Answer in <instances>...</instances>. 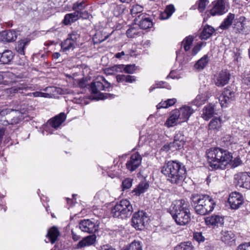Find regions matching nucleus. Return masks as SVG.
<instances>
[{"instance_id":"nucleus-47","label":"nucleus","mask_w":250,"mask_h":250,"mask_svg":"<svg viewBox=\"0 0 250 250\" xmlns=\"http://www.w3.org/2000/svg\"><path fill=\"white\" fill-rule=\"evenodd\" d=\"M124 64L115 65L111 67L109 69L107 70V71H111L112 72H124Z\"/></svg>"},{"instance_id":"nucleus-26","label":"nucleus","mask_w":250,"mask_h":250,"mask_svg":"<svg viewBox=\"0 0 250 250\" xmlns=\"http://www.w3.org/2000/svg\"><path fill=\"white\" fill-rule=\"evenodd\" d=\"M66 115L64 113H61L58 115L49 120V125L53 128L57 129L64 121Z\"/></svg>"},{"instance_id":"nucleus-9","label":"nucleus","mask_w":250,"mask_h":250,"mask_svg":"<svg viewBox=\"0 0 250 250\" xmlns=\"http://www.w3.org/2000/svg\"><path fill=\"white\" fill-rule=\"evenodd\" d=\"M7 116L10 125L18 124L23 119L22 114L18 110L12 109H3L0 112V116Z\"/></svg>"},{"instance_id":"nucleus-10","label":"nucleus","mask_w":250,"mask_h":250,"mask_svg":"<svg viewBox=\"0 0 250 250\" xmlns=\"http://www.w3.org/2000/svg\"><path fill=\"white\" fill-rule=\"evenodd\" d=\"M229 79L230 73L228 70L225 69L216 73L214 75L213 82L216 86L222 87L229 83Z\"/></svg>"},{"instance_id":"nucleus-51","label":"nucleus","mask_w":250,"mask_h":250,"mask_svg":"<svg viewBox=\"0 0 250 250\" xmlns=\"http://www.w3.org/2000/svg\"><path fill=\"white\" fill-rule=\"evenodd\" d=\"M208 0H199V4H198V10L202 12L205 10L206 9L207 5L208 4Z\"/></svg>"},{"instance_id":"nucleus-28","label":"nucleus","mask_w":250,"mask_h":250,"mask_svg":"<svg viewBox=\"0 0 250 250\" xmlns=\"http://www.w3.org/2000/svg\"><path fill=\"white\" fill-rule=\"evenodd\" d=\"M234 233L231 230L225 229L221 232V239L225 243H229L231 241L234 240Z\"/></svg>"},{"instance_id":"nucleus-39","label":"nucleus","mask_w":250,"mask_h":250,"mask_svg":"<svg viewBox=\"0 0 250 250\" xmlns=\"http://www.w3.org/2000/svg\"><path fill=\"white\" fill-rule=\"evenodd\" d=\"M86 6V5L84 1L77 2L73 4L72 9L75 11V13L78 12V15L79 16L80 12L85 9Z\"/></svg>"},{"instance_id":"nucleus-58","label":"nucleus","mask_w":250,"mask_h":250,"mask_svg":"<svg viewBox=\"0 0 250 250\" xmlns=\"http://www.w3.org/2000/svg\"><path fill=\"white\" fill-rule=\"evenodd\" d=\"M136 81V77L135 76L126 75L125 76V83H133Z\"/></svg>"},{"instance_id":"nucleus-61","label":"nucleus","mask_w":250,"mask_h":250,"mask_svg":"<svg viewBox=\"0 0 250 250\" xmlns=\"http://www.w3.org/2000/svg\"><path fill=\"white\" fill-rule=\"evenodd\" d=\"M125 75H118L116 76V80L118 83L125 82Z\"/></svg>"},{"instance_id":"nucleus-48","label":"nucleus","mask_w":250,"mask_h":250,"mask_svg":"<svg viewBox=\"0 0 250 250\" xmlns=\"http://www.w3.org/2000/svg\"><path fill=\"white\" fill-rule=\"evenodd\" d=\"M139 32L138 29L135 27H131L129 28L126 32V34L128 38H134L138 35Z\"/></svg>"},{"instance_id":"nucleus-45","label":"nucleus","mask_w":250,"mask_h":250,"mask_svg":"<svg viewBox=\"0 0 250 250\" xmlns=\"http://www.w3.org/2000/svg\"><path fill=\"white\" fill-rule=\"evenodd\" d=\"M132 185V179L127 178L124 179L122 182V189L123 190L130 188Z\"/></svg>"},{"instance_id":"nucleus-57","label":"nucleus","mask_w":250,"mask_h":250,"mask_svg":"<svg viewBox=\"0 0 250 250\" xmlns=\"http://www.w3.org/2000/svg\"><path fill=\"white\" fill-rule=\"evenodd\" d=\"M237 250H250V242L248 243L240 245Z\"/></svg>"},{"instance_id":"nucleus-22","label":"nucleus","mask_w":250,"mask_h":250,"mask_svg":"<svg viewBox=\"0 0 250 250\" xmlns=\"http://www.w3.org/2000/svg\"><path fill=\"white\" fill-rule=\"evenodd\" d=\"M140 20L139 22V25L141 28L143 29H147L152 27L153 23L151 20L146 17L145 14H142L138 16V19L136 20Z\"/></svg>"},{"instance_id":"nucleus-36","label":"nucleus","mask_w":250,"mask_h":250,"mask_svg":"<svg viewBox=\"0 0 250 250\" xmlns=\"http://www.w3.org/2000/svg\"><path fill=\"white\" fill-rule=\"evenodd\" d=\"M235 18V15L229 13L227 18L222 22L219 27L223 30L228 29L232 24V21Z\"/></svg>"},{"instance_id":"nucleus-5","label":"nucleus","mask_w":250,"mask_h":250,"mask_svg":"<svg viewBox=\"0 0 250 250\" xmlns=\"http://www.w3.org/2000/svg\"><path fill=\"white\" fill-rule=\"evenodd\" d=\"M133 212V208L129 201L123 199L117 202L111 210L114 217L125 219L129 217Z\"/></svg>"},{"instance_id":"nucleus-19","label":"nucleus","mask_w":250,"mask_h":250,"mask_svg":"<svg viewBox=\"0 0 250 250\" xmlns=\"http://www.w3.org/2000/svg\"><path fill=\"white\" fill-rule=\"evenodd\" d=\"M178 115L180 117V122H187L190 116L193 113L194 110L188 106H183L177 110Z\"/></svg>"},{"instance_id":"nucleus-41","label":"nucleus","mask_w":250,"mask_h":250,"mask_svg":"<svg viewBox=\"0 0 250 250\" xmlns=\"http://www.w3.org/2000/svg\"><path fill=\"white\" fill-rule=\"evenodd\" d=\"M193 41L192 36H189L187 37L182 42V45L183 46L185 51H187L190 48L191 45Z\"/></svg>"},{"instance_id":"nucleus-13","label":"nucleus","mask_w":250,"mask_h":250,"mask_svg":"<svg viewBox=\"0 0 250 250\" xmlns=\"http://www.w3.org/2000/svg\"><path fill=\"white\" fill-rule=\"evenodd\" d=\"M235 96V92L230 87L225 88L219 99L221 106H226L227 104L234 100Z\"/></svg>"},{"instance_id":"nucleus-27","label":"nucleus","mask_w":250,"mask_h":250,"mask_svg":"<svg viewBox=\"0 0 250 250\" xmlns=\"http://www.w3.org/2000/svg\"><path fill=\"white\" fill-rule=\"evenodd\" d=\"M180 123L181 122H180V117L178 115L177 110H175L171 112L170 117L167 119L165 125L168 127H170Z\"/></svg>"},{"instance_id":"nucleus-3","label":"nucleus","mask_w":250,"mask_h":250,"mask_svg":"<svg viewBox=\"0 0 250 250\" xmlns=\"http://www.w3.org/2000/svg\"><path fill=\"white\" fill-rule=\"evenodd\" d=\"M161 172L170 183L179 184L184 180L186 170L185 166L177 161H168L162 167Z\"/></svg>"},{"instance_id":"nucleus-17","label":"nucleus","mask_w":250,"mask_h":250,"mask_svg":"<svg viewBox=\"0 0 250 250\" xmlns=\"http://www.w3.org/2000/svg\"><path fill=\"white\" fill-rule=\"evenodd\" d=\"M235 179L240 187L250 189V172L240 173L235 176Z\"/></svg>"},{"instance_id":"nucleus-4","label":"nucleus","mask_w":250,"mask_h":250,"mask_svg":"<svg viewBox=\"0 0 250 250\" xmlns=\"http://www.w3.org/2000/svg\"><path fill=\"white\" fill-rule=\"evenodd\" d=\"M190 200L195 211L200 215H205L212 212L216 205L213 199L207 194H192Z\"/></svg>"},{"instance_id":"nucleus-42","label":"nucleus","mask_w":250,"mask_h":250,"mask_svg":"<svg viewBox=\"0 0 250 250\" xmlns=\"http://www.w3.org/2000/svg\"><path fill=\"white\" fill-rule=\"evenodd\" d=\"M125 7L124 5L122 4L117 5H116L113 11V14L114 16L116 17H119L124 12V11L125 10Z\"/></svg>"},{"instance_id":"nucleus-15","label":"nucleus","mask_w":250,"mask_h":250,"mask_svg":"<svg viewBox=\"0 0 250 250\" xmlns=\"http://www.w3.org/2000/svg\"><path fill=\"white\" fill-rule=\"evenodd\" d=\"M205 224L209 228L222 227L224 223V218L219 215H213L205 218Z\"/></svg>"},{"instance_id":"nucleus-6","label":"nucleus","mask_w":250,"mask_h":250,"mask_svg":"<svg viewBox=\"0 0 250 250\" xmlns=\"http://www.w3.org/2000/svg\"><path fill=\"white\" fill-rule=\"evenodd\" d=\"M80 38V34L76 31H73L68 35V37L61 43V51L67 53L73 51L76 47L77 42Z\"/></svg>"},{"instance_id":"nucleus-29","label":"nucleus","mask_w":250,"mask_h":250,"mask_svg":"<svg viewBox=\"0 0 250 250\" xmlns=\"http://www.w3.org/2000/svg\"><path fill=\"white\" fill-rule=\"evenodd\" d=\"M215 30L211 26L206 25L200 34V38L201 40H207L214 33Z\"/></svg>"},{"instance_id":"nucleus-2","label":"nucleus","mask_w":250,"mask_h":250,"mask_svg":"<svg viewBox=\"0 0 250 250\" xmlns=\"http://www.w3.org/2000/svg\"><path fill=\"white\" fill-rule=\"evenodd\" d=\"M189 207V203L184 199L176 200L172 203L170 214L177 225L184 226L190 222Z\"/></svg>"},{"instance_id":"nucleus-7","label":"nucleus","mask_w":250,"mask_h":250,"mask_svg":"<svg viewBox=\"0 0 250 250\" xmlns=\"http://www.w3.org/2000/svg\"><path fill=\"white\" fill-rule=\"evenodd\" d=\"M147 214L144 211H138L135 212L131 219V225L136 229H143L147 222Z\"/></svg>"},{"instance_id":"nucleus-21","label":"nucleus","mask_w":250,"mask_h":250,"mask_svg":"<svg viewBox=\"0 0 250 250\" xmlns=\"http://www.w3.org/2000/svg\"><path fill=\"white\" fill-rule=\"evenodd\" d=\"M17 38V34L14 30L3 31L0 33V41L3 42H13Z\"/></svg>"},{"instance_id":"nucleus-33","label":"nucleus","mask_w":250,"mask_h":250,"mask_svg":"<svg viewBox=\"0 0 250 250\" xmlns=\"http://www.w3.org/2000/svg\"><path fill=\"white\" fill-rule=\"evenodd\" d=\"M13 54L11 51L7 50L4 51L0 58V63L1 64H8L13 58Z\"/></svg>"},{"instance_id":"nucleus-12","label":"nucleus","mask_w":250,"mask_h":250,"mask_svg":"<svg viewBox=\"0 0 250 250\" xmlns=\"http://www.w3.org/2000/svg\"><path fill=\"white\" fill-rule=\"evenodd\" d=\"M142 157L138 152L132 154L127 161L125 166L130 172L135 170L141 165Z\"/></svg>"},{"instance_id":"nucleus-43","label":"nucleus","mask_w":250,"mask_h":250,"mask_svg":"<svg viewBox=\"0 0 250 250\" xmlns=\"http://www.w3.org/2000/svg\"><path fill=\"white\" fill-rule=\"evenodd\" d=\"M127 250H142L141 243L134 241L129 245Z\"/></svg>"},{"instance_id":"nucleus-23","label":"nucleus","mask_w":250,"mask_h":250,"mask_svg":"<svg viewBox=\"0 0 250 250\" xmlns=\"http://www.w3.org/2000/svg\"><path fill=\"white\" fill-rule=\"evenodd\" d=\"M215 105L214 104H209L206 105L203 109L202 118L206 120H208L213 117V115L216 114L215 110Z\"/></svg>"},{"instance_id":"nucleus-64","label":"nucleus","mask_w":250,"mask_h":250,"mask_svg":"<svg viewBox=\"0 0 250 250\" xmlns=\"http://www.w3.org/2000/svg\"><path fill=\"white\" fill-rule=\"evenodd\" d=\"M100 250H115V249L113 248L111 246L105 245L102 246Z\"/></svg>"},{"instance_id":"nucleus-11","label":"nucleus","mask_w":250,"mask_h":250,"mask_svg":"<svg viewBox=\"0 0 250 250\" xmlns=\"http://www.w3.org/2000/svg\"><path fill=\"white\" fill-rule=\"evenodd\" d=\"M79 228L84 232L93 233L98 229V225L95 220L83 219L79 223Z\"/></svg>"},{"instance_id":"nucleus-60","label":"nucleus","mask_w":250,"mask_h":250,"mask_svg":"<svg viewBox=\"0 0 250 250\" xmlns=\"http://www.w3.org/2000/svg\"><path fill=\"white\" fill-rule=\"evenodd\" d=\"M5 117H2V119L0 120V124L3 125H10L9 122V119H7V116H4Z\"/></svg>"},{"instance_id":"nucleus-50","label":"nucleus","mask_w":250,"mask_h":250,"mask_svg":"<svg viewBox=\"0 0 250 250\" xmlns=\"http://www.w3.org/2000/svg\"><path fill=\"white\" fill-rule=\"evenodd\" d=\"M194 239L199 243L203 242L205 240V237L201 232H195L193 233Z\"/></svg>"},{"instance_id":"nucleus-35","label":"nucleus","mask_w":250,"mask_h":250,"mask_svg":"<svg viewBox=\"0 0 250 250\" xmlns=\"http://www.w3.org/2000/svg\"><path fill=\"white\" fill-rule=\"evenodd\" d=\"M79 16L78 12L67 14L65 15L62 22L65 25H68L78 20L79 19Z\"/></svg>"},{"instance_id":"nucleus-38","label":"nucleus","mask_w":250,"mask_h":250,"mask_svg":"<svg viewBox=\"0 0 250 250\" xmlns=\"http://www.w3.org/2000/svg\"><path fill=\"white\" fill-rule=\"evenodd\" d=\"M222 141L227 146L235 144L238 143L239 139L236 136H232L230 134H226L222 138Z\"/></svg>"},{"instance_id":"nucleus-62","label":"nucleus","mask_w":250,"mask_h":250,"mask_svg":"<svg viewBox=\"0 0 250 250\" xmlns=\"http://www.w3.org/2000/svg\"><path fill=\"white\" fill-rule=\"evenodd\" d=\"M157 107L158 109L161 108H167L168 107L167 101L161 102L157 105Z\"/></svg>"},{"instance_id":"nucleus-14","label":"nucleus","mask_w":250,"mask_h":250,"mask_svg":"<svg viewBox=\"0 0 250 250\" xmlns=\"http://www.w3.org/2000/svg\"><path fill=\"white\" fill-rule=\"evenodd\" d=\"M244 197L239 192H233L231 193L228 198V203L231 208L233 209H238L244 203Z\"/></svg>"},{"instance_id":"nucleus-8","label":"nucleus","mask_w":250,"mask_h":250,"mask_svg":"<svg viewBox=\"0 0 250 250\" xmlns=\"http://www.w3.org/2000/svg\"><path fill=\"white\" fill-rule=\"evenodd\" d=\"M111 84L103 76L98 77L90 84V88L93 94H100L101 90L106 91Z\"/></svg>"},{"instance_id":"nucleus-44","label":"nucleus","mask_w":250,"mask_h":250,"mask_svg":"<svg viewBox=\"0 0 250 250\" xmlns=\"http://www.w3.org/2000/svg\"><path fill=\"white\" fill-rule=\"evenodd\" d=\"M143 7L140 5L136 4L132 6V8L130 10V13L134 17L137 14L142 12L143 11Z\"/></svg>"},{"instance_id":"nucleus-25","label":"nucleus","mask_w":250,"mask_h":250,"mask_svg":"<svg viewBox=\"0 0 250 250\" xmlns=\"http://www.w3.org/2000/svg\"><path fill=\"white\" fill-rule=\"evenodd\" d=\"M31 88L27 84L24 83H19L17 85L7 89V93L10 94H15L17 93H22L23 90L26 91Z\"/></svg>"},{"instance_id":"nucleus-1","label":"nucleus","mask_w":250,"mask_h":250,"mask_svg":"<svg viewBox=\"0 0 250 250\" xmlns=\"http://www.w3.org/2000/svg\"><path fill=\"white\" fill-rule=\"evenodd\" d=\"M208 162L211 170L225 169L230 162L232 167H236L242 164L238 157L232 159V154L228 150L220 147L211 148L207 151Z\"/></svg>"},{"instance_id":"nucleus-46","label":"nucleus","mask_w":250,"mask_h":250,"mask_svg":"<svg viewBox=\"0 0 250 250\" xmlns=\"http://www.w3.org/2000/svg\"><path fill=\"white\" fill-rule=\"evenodd\" d=\"M137 67L135 64L125 65L124 72L127 74H133Z\"/></svg>"},{"instance_id":"nucleus-52","label":"nucleus","mask_w":250,"mask_h":250,"mask_svg":"<svg viewBox=\"0 0 250 250\" xmlns=\"http://www.w3.org/2000/svg\"><path fill=\"white\" fill-rule=\"evenodd\" d=\"M203 43L202 42H198L196 44L192 50V55L194 56L196 55L198 52L201 50Z\"/></svg>"},{"instance_id":"nucleus-20","label":"nucleus","mask_w":250,"mask_h":250,"mask_svg":"<svg viewBox=\"0 0 250 250\" xmlns=\"http://www.w3.org/2000/svg\"><path fill=\"white\" fill-rule=\"evenodd\" d=\"M96 240V236L94 234L90 235L83 238L76 245V249H80L86 247H89L93 245Z\"/></svg>"},{"instance_id":"nucleus-16","label":"nucleus","mask_w":250,"mask_h":250,"mask_svg":"<svg viewBox=\"0 0 250 250\" xmlns=\"http://www.w3.org/2000/svg\"><path fill=\"white\" fill-rule=\"evenodd\" d=\"M213 7L210 10V13L212 16L222 15L228 10L226 9L224 0H217L212 2Z\"/></svg>"},{"instance_id":"nucleus-59","label":"nucleus","mask_w":250,"mask_h":250,"mask_svg":"<svg viewBox=\"0 0 250 250\" xmlns=\"http://www.w3.org/2000/svg\"><path fill=\"white\" fill-rule=\"evenodd\" d=\"M237 22L241 24V26L244 27V26L246 23V18L244 16H240L239 18L236 19Z\"/></svg>"},{"instance_id":"nucleus-49","label":"nucleus","mask_w":250,"mask_h":250,"mask_svg":"<svg viewBox=\"0 0 250 250\" xmlns=\"http://www.w3.org/2000/svg\"><path fill=\"white\" fill-rule=\"evenodd\" d=\"M242 82L248 85L250 84V72L249 71H245L242 76Z\"/></svg>"},{"instance_id":"nucleus-37","label":"nucleus","mask_w":250,"mask_h":250,"mask_svg":"<svg viewBox=\"0 0 250 250\" xmlns=\"http://www.w3.org/2000/svg\"><path fill=\"white\" fill-rule=\"evenodd\" d=\"M174 250H195V247L190 241L184 242L176 246Z\"/></svg>"},{"instance_id":"nucleus-56","label":"nucleus","mask_w":250,"mask_h":250,"mask_svg":"<svg viewBox=\"0 0 250 250\" xmlns=\"http://www.w3.org/2000/svg\"><path fill=\"white\" fill-rule=\"evenodd\" d=\"M76 82L78 86L81 88H84L87 85V81L84 79L77 80Z\"/></svg>"},{"instance_id":"nucleus-53","label":"nucleus","mask_w":250,"mask_h":250,"mask_svg":"<svg viewBox=\"0 0 250 250\" xmlns=\"http://www.w3.org/2000/svg\"><path fill=\"white\" fill-rule=\"evenodd\" d=\"M115 95L110 93H100L99 94V99L101 100L106 99H112L115 97Z\"/></svg>"},{"instance_id":"nucleus-63","label":"nucleus","mask_w":250,"mask_h":250,"mask_svg":"<svg viewBox=\"0 0 250 250\" xmlns=\"http://www.w3.org/2000/svg\"><path fill=\"white\" fill-rule=\"evenodd\" d=\"M81 13L80 14V15L79 16V19L80 18H82L83 19H87L89 17V14L87 11H82Z\"/></svg>"},{"instance_id":"nucleus-18","label":"nucleus","mask_w":250,"mask_h":250,"mask_svg":"<svg viewBox=\"0 0 250 250\" xmlns=\"http://www.w3.org/2000/svg\"><path fill=\"white\" fill-rule=\"evenodd\" d=\"M185 142L184 136L181 132H178L175 135L174 141L168 145L166 146V148L180 149L183 147Z\"/></svg>"},{"instance_id":"nucleus-31","label":"nucleus","mask_w":250,"mask_h":250,"mask_svg":"<svg viewBox=\"0 0 250 250\" xmlns=\"http://www.w3.org/2000/svg\"><path fill=\"white\" fill-rule=\"evenodd\" d=\"M30 40L28 39L21 40L18 42L16 46V50L17 52L21 55H24V49L29 42Z\"/></svg>"},{"instance_id":"nucleus-30","label":"nucleus","mask_w":250,"mask_h":250,"mask_svg":"<svg viewBox=\"0 0 250 250\" xmlns=\"http://www.w3.org/2000/svg\"><path fill=\"white\" fill-rule=\"evenodd\" d=\"M149 187V184L147 182H142L133 189L132 192L134 193L135 195L139 196L141 194L146 192Z\"/></svg>"},{"instance_id":"nucleus-40","label":"nucleus","mask_w":250,"mask_h":250,"mask_svg":"<svg viewBox=\"0 0 250 250\" xmlns=\"http://www.w3.org/2000/svg\"><path fill=\"white\" fill-rule=\"evenodd\" d=\"M206 101V96L204 94L198 95L193 101L192 103L197 106H200L204 104Z\"/></svg>"},{"instance_id":"nucleus-34","label":"nucleus","mask_w":250,"mask_h":250,"mask_svg":"<svg viewBox=\"0 0 250 250\" xmlns=\"http://www.w3.org/2000/svg\"><path fill=\"white\" fill-rule=\"evenodd\" d=\"M209 61V58L207 55H204L200 60H199L194 64V68L200 70L205 68Z\"/></svg>"},{"instance_id":"nucleus-54","label":"nucleus","mask_w":250,"mask_h":250,"mask_svg":"<svg viewBox=\"0 0 250 250\" xmlns=\"http://www.w3.org/2000/svg\"><path fill=\"white\" fill-rule=\"evenodd\" d=\"M175 7L173 5L170 4L167 6L165 11L167 13V14L170 17L172 14L175 11Z\"/></svg>"},{"instance_id":"nucleus-32","label":"nucleus","mask_w":250,"mask_h":250,"mask_svg":"<svg viewBox=\"0 0 250 250\" xmlns=\"http://www.w3.org/2000/svg\"><path fill=\"white\" fill-rule=\"evenodd\" d=\"M60 234L58 229L55 227H53L48 231L46 236L49 238V241L53 244L57 240Z\"/></svg>"},{"instance_id":"nucleus-24","label":"nucleus","mask_w":250,"mask_h":250,"mask_svg":"<svg viewBox=\"0 0 250 250\" xmlns=\"http://www.w3.org/2000/svg\"><path fill=\"white\" fill-rule=\"evenodd\" d=\"M222 120L220 117H213L208 124L209 130L214 132L218 131L222 127Z\"/></svg>"},{"instance_id":"nucleus-55","label":"nucleus","mask_w":250,"mask_h":250,"mask_svg":"<svg viewBox=\"0 0 250 250\" xmlns=\"http://www.w3.org/2000/svg\"><path fill=\"white\" fill-rule=\"evenodd\" d=\"M155 85L157 88L166 87L168 89H170V86L167 83L163 81L156 82Z\"/></svg>"}]
</instances>
